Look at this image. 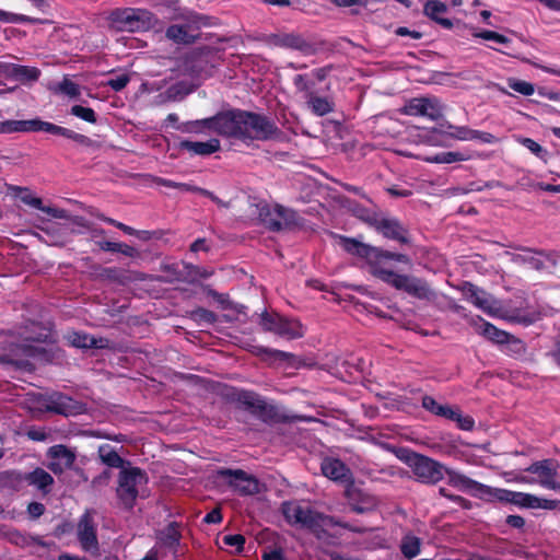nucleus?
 <instances>
[{
    "label": "nucleus",
    "instance_id": "nucleus-55",
    "mask_svg": "<svg viewBox=\"0 0 560 560\" xmlns=\"http://www.w3.org/2000/svg\"><path fill=\"white\" fill-rule=\"evenodd\" d=\"M245 541V537L241 534L225 535L223 537L224 545L236 547V550L238 552L243 551Z\"/></svg>",
    "mask_w": 560,
    "mask_h": 560
},
{
    "label": "nucleus",
    "instance_id": "nucleus-49",
    "mask_svg": "<svg viewBox=\"0 0 560 560\" xmlns=\"http://www.w3.org/2000/svg\"><path fill=\"white\" fill-rule=\"evenodd\" d=\"M0 21L9 22V23H31V24H37L43 23L42 20L31 18L28 15L24 14H16V13H10L0 10Z\"/></svg>",
    "mask_w": 560,
    "mask_h": 560
},
{
    "label": "nucleus",
    "instance_id": "nucleus-41",
    "mask_svg": "<svg viewBox=\"0 0 560 560\" xmlns=\"http://www.w3.org/2000/svg\"><path fill=\"white\" fill-rule=\"evenodd\" d=\"M166 37L177 44H191L196 39V35L188 32V26L177 24L166 30Z\"/></svg>",
    "mask_w": 560,
    "mask_h": 560
},
{
    "label": "nucleus",
    "instance_id": "nucleus-50",
    "mask_svg": "<svg viewBox=\"0 0 560 560\" xmlns=\"http://www.w3.org/2000/svg\"><path fill=\"white\" fill-rule=\"evenodd\" d=\"M156 183L159 185L167 187V188H175V189H179L182 191H189V192H196V194H199V190L201 189V187H198V186H195V185H191L188 183H177L172 179L162 178V177H159L156 179Z\"/></svg>",
    "mask_w": 560,
    "mask_h": 560
},
{
    "label": "nucleus",
    "instance_id": "nucleus-10",
    "mask_svg": "<svg viewBox=\"0 0 560 560\" xmlns=\"http://www.w3.org/2000/svg\"><path fill=\"white\" fill-rule=\"evenodd\" d=\"M259 325L265 331L276 334L288 340L298 339L304 335L303 326L299 320L283 317L277 313L262 312Z\"/></svg>",
    "mask_w": 560,
    "mask_h": 560
},
{
    "label": "nucleus",
    "instance_id": "nucleus-23",
    "mask_svg": "<svg viewBox=\"0 0 560 560\" xmlns=\"http://www.w3.org/2000/svg\"><path fill=\"white\" fill-rule=\"evenodd\" d=\"M11 190L15 194H20V199L23 203L40 210L46 214L56 218V219H67L68 212L65 209L55 208L50 206H44L42 198L34 196L28 188L12 186Z\"/></svg>",
    "mask_w": 560,
    "mask_h": 560
},
{
    "label": "nucleus",
    "instance_id": "nucleus-28",
    "mask_svg": "<svg viewBox=\"0 0 560 560\" xmlns=\"http://www.w3.org/2000/svg\"><path fill=\"white\" fill-rule=\"evenodd\" d=\"M178 148L194 155L207 156L218 152L221 149V144L217 138H211L205 142L183 140L178 143Z\"/></svg>",
    "mask_w": 560,
    "mask_h": 560
},
{
    "label": "nucleus",
    "instance_id": "nucleus-35",
    "mask_svg": "<svg viewBox=\"0 0 560 560\" xmlns=\"http://www.w3.org/2000/svg\"><path fill=\"white\" fill-rule=\"evenodd\" d=\"M47 455L51 459H56L62 464L63 467L71 469L75 463V453L63 444L52 445L48 448Z\"/></svg>",
    "mask_w": 560,
    "mask_h": 560
},
{
    "label": "nucleus",
    "instance_id": "nucleus-2",
    "mask_svg": "<svg viewBox=\"0 0 560 560\" xmlns=\"http://www.w3.org/2000/svg\"><path fill=\"white\" fill-rule=\"evenodd\" d=\"M413 260L410 254L397 253L387 247V284L420 301L432 302L436 292L420 277L400 271L411 270Z\"/></svg>",
    "mask_w": 560,
    "mask_h": 560
},
{
    "label": "nucleus",
    "instance_id": "nucleus-43",
    "mask_svg": "<svg viewBox=\"0 0 560 560\" xmlns=\"http://www.w3.org/2000/svg\"><path fill=\"white\" fill-rule=\"evenodd\" d=\"M69 343L75 348H102L93 336L83 332H72L68 336Z\"/></svg>",
    "mask_w": 560,
    "mask_h": 560
},
{
    "label": "nucleus",
    "instance_id": "nucleus-19",
    "mask_svg": "<svg viewBox=\"0 0 560 560\" xmlns=\"http://www.w3.org/2000/svg\"><path fill=\"white\" fill-rule=\"evenodd\" d=\"M370 206H364L354 200L347 201L349 212L381 233H385V217L376 211L375 205L368 199Z\"/></svg>",
    "mask_w": 560,
    "mask_h": 560
},
{
    "label": "nucleus",
    "instance_id": "nucleus-9",
    "mask_svg": "<svg viewBox=\"0 0 560 560\" xmlns=\"http://www.w3.org/2000/svg\"><path fill=\"white\" fill-rule=\"evenodd\" d=\"M488 500L512 503L524 509L553 510L558 505V502L556 500L542 499L530 493L517 492L508 489L492 487L490 495H488Z\"/></svg>",
    "mask_w": 560,
    "mask_h": 560
},
{
    "label": "nucleus",
    "instance_id": "nucleus-62",
    "mask_svg": "<svg viewBox=\"0 0 560 560\" xmlns=\"http://www.w3.org/2000/svg\"><path fill=\"white\" fill-rule=\"evenodd\" d=\"M74 223L80 226L89 229L91 231L93 237H100V236L105 235L104 229L90 226V224L85 221V219H83L81 217H77L74 220Z\"/></svg>",
    "mask_w": 560,
    "mask_h": 560
},
{
    "label": "nucleus",
    "instance_id": "nucleus-37",
    "mask_svg": "<svg viewBox=\"0 0 560 560\" xmlns=\"http://www.w3.org/2000/svg\"><path fill=\"white\" fill-rule=\"evenodd\" d=\"M253 352L269 362H291L294 358L293 353L264 346H255Z\"/></svg>",
    "mask_w": 560,
    "mask_h": 560
},
{
    "label": "nucleus",
    "instance_id": "nucleus-7",
    "mask_svg": "<svg viewBox=\"0 0 560 560\" xmlns=\"http://www.w3.org/2000/svg\"><path fill=\"white\" fill-rule=\"evenodd\" d=\"M338 245L349 255L363 262V268L373 277L385 281V253L378 248L365 244L358 238L345 235H336Z\"/></svg>",
    "mask_w": 560,
    "mask_h": 560
},
{
    "label": "nucleus",
    "instance_id": "nucleus-36",
    "mask_svg": "<svg viewBox=\"0 0 560 560\" xmlns=\"http://www.w3.org/2000/svg\"><path fill=\"white\" fill-rule=\"evenodd\" d=\"M500 350L505 355L520 360L525 358L527 353V346L525 341L511 334Z\"/></svg>",
    "mask_w": 560,
    "mask_h": 560
},
{
    "label": "nucleus",
    "instance_id": "nucleus-15",
    "mask_svg": "<svg viewBox=\"0 0 560 560\" xmlns=\"http://www.w3.org/2000/svg\"><path fill=\"white\" fill-rule=\"evenodd\" d=\"M267 43L277 47L293 49L302 52L305 56L314 55L317 52V45L306 39L299 33H275L267 37Z\"/></svg>",
    "mask_w": 560,
    "mask_h": 560
},
{
    "label": "nucleus",
    "instance_id": "nucleus-1",
    "mask_svg": "<svg viewBox=\"0 0 560 560\" xmlns=\"http://www.w3.org/2000/svg\"><path fill=\"white\" fill-rule=\"evenodd\" d=\"M191 131L209 130L226 139L249 147L255 141L279 139L281 130L276 122L261 114L231 108L212 117L191 122Z\"/></svg>",
    "mask_w": 560,
    "mask_h": 560
},
{
    "label": "nucleus",
    "instance_id": "nucleus-42",
    "mask_svg": "<svg viewBox=\"0 0 560 560\" xmlns=\"http://www.w3.org/2000/svg\"><path fill=\"white\" fill-rule=\"evenodd\" d=\"M71 402L72 399L65 395H54L47 405V409L58 415L68 416L70 413Z\"/></svg>",
    "mask_w": 560,
    "mask_h": 560
},
{
    "label": "nucleus",
    "instance_id": "nucleus-40",
    "mask_svg": "<svg viewBox=\"0 0 560 560\" xmlns=\"http://www.w3.org/2000/svg\"><path fill=\"white\" fill-rule=\"evenodd\" d=\"M26 482L25 474L18 470H4L0 472V487L20 490Z\"/></svg>",
    "mask_w": 560,
    "mask_h": 560
},
{
    "label": "nucleus",
    "instance_id": "nucleus-38",
    "mask_svg": "<svg viewBox=\"0 0 560 560\" xmlns=\"http://www.w3.org/2000/svg\"><path fill=\"white\" fill-rule=\"evenodd\" d=\"M482 320V325L480 326V334L488 339L489 341L498 345L500 348L508 340V337L511 335L510 332L499 329L493 324Z\"/></svg>",
    "mask_w": 560,
    "mask_h": 560
},
{
    "label": "nucleus",
    "instance_id": "nucleus-27",
    "mask_svg": "<svg viewBox=\"0 0 560 560\" xmlns=\"http://www.w3.org/2000/svg\"><path fill=\"white\" fill-rule=\"evenodd\" d=\"M39 77L40 70L36 67L5 62V79H12L22 83H27L37 81Z\"/></svg>",
    "mask_w": 560,
    "mask_h": 560
},
{
    "label": "nucleus",
    "instance_id": "nucleus-13",
    "mask_svg": "<svg viewBox=\"0 0 560 560\" xmlns=\"http://www.w3.org/2000/svg\"><path fill=\"white\" fill-rule=\"evenodd\" d=\"M152 14L147 10L126 8L116 10L110 19L120 31L139 32L151 26Z\"/></svg>",
    "mask_w": 560,
    "mask_h": 560
},
{
    "label": "nucleus",
    "instance_id": "nucleus-5",
    "mask_svg": "<svg viewBox=\"0 0 560 560\" xmlns=\"http://www.w3.org/2000/svg\"><path fill=\"white\" fill-rule=\"evenodd\" d=\"M220 395L226 402L247 411L265 423L283 420L278 407L267 402L261 395L254 390L224 385Z\"/></svg>",
    "mask_w": 560,
    "mask_h": 560
},
{
    "label": "nucleus",
    "instance_id": "nucleus-21",
    "mask_svg": "<svg viewBox=\"0 0 560 560\" xmlns=\"http://www.w3.org/2000/svg\"><path fill=\"white\" fill-rule=\"evenodd\" d=\"M558 463L555 459H542L532 463L525 471L538 475L539 485L546 489L560 490V482L556 481Z\"/></svg>",
    "mask_w": 560,
    "mask_h": 560
},
{
    "label": "nucleus",
    "instance_id": "nucleus-11",
    "mask_svg": "<svg viewBox=\"0 0 560 560\" xmlns=\"http://www.w3.org/2000/svg\"><path fill=\"white\" fill-rule=\"evenodd\" d=\"M281 512L289 524H299L313 532L322 527L323 515L296 501H284L281 504Z\"/></svg>",
    "mask_w": 560,
    "mask_h": 560
},
{
    "label": "nucleus",
    "instance_id": "nucleus-3",
    "mask_svg": "<svg viewBox=\"0 0 560 560\" xmlns=\"http://www.w3.org/2000/svg\"><path fill=\"white\" fill-rule=\"evenodd\" d=\"M440 109L441 107H401L400 112L401 114L417 116L427 120V124L418 125L417 127L433 133L447 136L462 141L476 140L481 143L497 142L495 136L490 132L471 129L466 126L452 125L444 118Z\"/></svg>",
    "mask_w": 560,
    "mask_h": 560
},
{
    "label": "nucleus",
    "instance_id": "nucleus-34",
    "mask_svg": "<svg viewBox=\"0 0 560 560\" xmlns=\"http://www.w3.org/2000/svg\"><path fill=\"white\" fill-rule=\"evenodd\" d=\"M194 89L191 83L179 81L170 85L161 96H163V102H182Z\"/></svg>",
    "mask_w": 560,
    "mask_h": 560
},
{
    "label": "nucleus",
    "instance_id": "nucleus-57",
    "mask_svg": "<svg viewBox=\"0 0 560 560\" xmlns=\"http://www.w3.org/2000/svg\"><path fill=\"white\" fill-rule=\"evenodd\" d=\"M451 421L457 423V427L460 430L470 431L475 427V420L470 416H463L460 410L458 409V416H455Z\"/></svg>",
    "mask_w": 560,
    "mask_h": 560
},
{
    "label": "nucleus",
    "instance_id": "nucleus-59",
    "mask_svg": "<svg viewBox=\"0 0 560 560\" xmlns=\"http://www.w3.org/2000/svg\"><path fill=\"white\" fill-rule=\"evenodd\" d=\"M45 511H46V508L40 502L34 501V502L28 503V505H27V513H28L30 517L33 520L40 517L45 513Z\"/></svg>",
    "mask_w": 560,
    "mask_h": 560
},
{
    "label": "nucleus",
    "instance_id": "nucleus-31",
    "mask_svg": "<svg viewBox=\"0 0 560 560\" xmlns=\"http://www.w3.org/2000/svg\"><path fill=\"white\" fill-rule=\"evenodd\" d=\"M97 455L102 464L108 468L126 469V465L131 466L128 460L122 458L116 450L109 444H102L98 446Z\"/></svg>",
    "mask_w": 560,
    "mask_h": 560
},
{
    "label": "nucleus",
    "instance_id": "nucleus-60",
    "mask_svg": "<svg viewBox=\"0 0 560 560\" xmlns=\"http://www.w3.org/2000/svg\"><path fill=\"white\" fill-rule=\"evenodd\" d=\"M223 520L222 511L220 508H214L210 512H208L202 522L206 524H219Z\"/></svg>",
    "mask_w": 560,
    "mask_h": 560
},
{
    "label": "nucleus",
    "instance_id": "nucleus-4",
    "mask_svg": "<svg viewBox=\"0 0 560 560\" xmlns=\"http://www.w3.org/2000/svg\"><path fill=\"white\" fill-rule=\"evenodd\" d=\"M32 334L24 335L23 340L16 343H10L9 347L0 353V363L9 364L19 370L32 371L34 365L30 359H39L45 357L46 350L42 346H35L30 342L46 343L50 341L51 331L38 323H32Z\"/></svg>",
    "mask_w": 560,
    "mask_h": 560
},
{
    "label": "nucleus",
    "instance_id": "nucleus-6",
    "mask_svg": "<svg viewBox=\"0 0 560 560\" xmlns=\"http://www.w3.org/2000/svg\"><path fill=\"white\" fill-rule=\"evenodd\" d=\"M39 131L69 140L82 148L98 147L96 141H94L85 135L79 133L72 129L56 125L50 121L42 120L39 118H33L27 120H5L0 122V133Z\"/></svg>",
    "mask_w": 560,
    "mask_h": 560
},
{
    "label": "nucleus",
    "instance_id": "nucleus-29",
    "mask_svg": "<svg viewBox=\"0 0 560 560\" xmlns=\"http://www.w3.org/2000/svg\"><path fill=\"white\" fill-rule=\"evenodd\" d=\"M447 11V5L438 0H428L423 5V14L425 16L441 25L443 28L451 30L453 27L452 20L441 16Z\"/></svg>",
    "mask_w": 560,
    "mask_h": 560
},
{
    "label": "nucleus",
    "instance_id": "nucleus-47",
    "mask_svg": "<svg viewBox=\"0 0 560 560\" xmlns=\"http://www.w3.org/2000/svg\"><path fill=\"white\" fill-rule=\"evenodd\" d=\"M539 319H540V314L537 312H524V311L517 310L511 315V320L513 323L523 325L525 327L535 324Z\"/></svg>",
    "mask_w": 560,
    "mask_h": 560
},
{
    "label": "nucleus",
    "instance_id": "nucleus-26",
    "mask_svg": "<svg viewBox=\"0 0 560 560\" xmlns=\"http://www.w3.org/2000/svg\"><path fill=\"white\" fill-rule=\"evenodd\" d=\"M320 469L325 477L334 481L348 482L351 480L350 469L338 458H325Z\"/></svg>",
    "mask_w": 560,
    "mask_h": 560
},
{
    "label": "nucleus",
    "instance_id": "nucleus-52",
    "mask_svg": "<svg viewBox=\"0 0 560 560\" xmlns=\"http://www.w3.org/2000/svg\"><path fill=\"white\" fill-rule=\"evenodd\" d=\"M260 217L265 223V225L273 232H279L283 230L284 224L279 219H275L271 217L270 210L268 208L260 209Z\"/></svg>",
    "mask_w": 560,
    "mask_h": 560
},
{
    "label": "nucleus",
    "instance_id": "nucleus-30",
    "mask_svg": "<svg viewBox=\"0 0 560 560\" xmlns=\"http://www.w3.org/2000/svg\"><path fill=\"white\" fill-rule=\"evenodd\" d=\"M26 483L37 488L44 495L50 493L54 485V477L40 467L25 474Z\"/></svg>",
    "mask_w": 560,
    "mask_h": 560
},
{
    "label": "nucleus",
    "instance_id": "nucleus-32",
    "mask_svg": "<svg viewBox=\"0 0 560 560\" xmlns=\"http://www.w3.org/2000/svg\"><path fill=\"white\" fill-rule=\"evenodd\" d=\"M422 407L432 415L447 419L450 421L455 416H458V407L441 405L432 396L429 395H424L422 397Z\"/></svg>",
    "mask_w": 560,
    "mask_h": 560
},
{
    "label": "nucleus",
    "instance_id": "nucleus-56",
    "mask_svg": "<svg viewBox=\"0 0 560 560\" xmlns=\"http://www.w3.org/2000/svg\"><path fill=\"white\" fill-rule=\"evenodd\" d=\"M476 37H480L482 39H486V40H493V42H497L499 44H508L510 43V39L502 35V34H499L497 32H493V31H481L479 33H476L475 34Z\"/></svg>",
    "mask_w": 560,
    "mask_h": 560
},
{
    "label": "nucleus",
    "instance_id": "nucleus-33",
    "mask_svg": "<svg viewBox=\"0 0 560 560\" xmlns=\"http://www.w3.org/2000/svg\"><path fill=\"white\" fill-rule=\"evenodd\" d=\"M475 158V154L469 150L463 151H443L434 155L428 156L427 162L436 164H452L455 162H465Z\"/></svg>",
    "mask_w": 560,
    "mask_h": 560
},
{
    "label": "nucleus",
    "instance_id": "nucleus-22",
    "mask_svg": "<svg viewBox=\"0 0 560 560\" xmlns=\"http://www.w3.org/2000/svg\"><path fill=\"white\" fill-rule=\"evenodd\" d=\"M293 83L298 92L303 94L307 105H329L326 96L315 88V80L308 74H296Z\"/></svg>",
    "mask_w": 560,
    "mask_h": 560
},
{
    "label": "nucleus",
    "instance_id": "nucleus-18",
    "mask_svg": "<svg viewBox=\"0 0 560 560\" xmlns=\"http://www.w3.org/2000/svg\"><path fill=\"white\" fill-rule=\"evenodd\" d=\"M412 464L411 469L422 483L435 485L444 478L445 466L438 460L420 454Z\"/></svg>",
    "mask_w": 560,
    "mask_h": 560
},
{
    "label": "nucleus",
    "instance_id": "nucleus-45",
    "mask_svg": "<svg viewBox=\"0 0 560 560\" xmlns=\"http://www.w3.org/2000/svg\"><path fill=\"white\" fill-rule=\"evenodd\" d=\"M387 452L393 453L397 459L407 464L410 468L412 467V463L419 457L420 454L407 448V447H396L387 444Z\"/></svg>",
    "mask_w": 560,
    "mask_h": 560
},
{
    "label": "nucleus",
    "instance_id": "nucleus-14",
    "mask_svg": "<svg viewBox=\"0 0 560 560\" xmlns=\"http://www.w3.org/2000/svg\"><path fill=\"white\" fill-rule=\"evenodd\" d=\"M387 242L397 245L394 247L387 244V247L397 253L410 254L415 249V240L409 225L395 217L387 218Z\"/></svg>",
    "mask_w": 560,
    "mask_h": 560
},
{
    "label": "nucleus",
    "instance_id": "nucleus-51",
    "mask_svg": "<svg viewBox=\"0 0 560 560\" xmlns=\"http://www.w3.org/2000/svg\"><path fill=\"white\" fill-rule=\"evenodd\" d=\"M129 81V74L119 73L115 75H109L102 82V84L104 86H110L114 91H120L128 84Z\"/></svg>",
    "mask_w": 560,
    "mask_h": 560
},
{
    "label": "nucleus",
    "instance_id": "nucleus-58",
    "mask_svg": "<svg viewBox=\"0 0 560 560\" xmlns=\"http://www.w3.org/2000/svg\"><path fill=\"white\" fill-rule=\"evenodd\" d=\"M364 439L377 446L385 447V435L380 431L370 429V431L365 433Z\"/></svg>",
    "mask_w": 560,
    "mask_h": 560
},
{
    "label": "nucleus",
    "instance_id": "nucleus-39",
    "mask_svg": "<svg viewBox=\"0 0 560 560\" xmlns=\"http://www.w3.org/2000/svg\"><path fill=\"white\" fill-rule=\"evenodd\" d=\"M399 549L406 559L411 560L421 551V539L413 534H406L400 540Z\"/></svg>",
    "mask_w": 560,
    "mask_h": 560
},
{
    "label": "nucleus",
    "instance_id": "nucleus-25",
    "mask_svg": "<svg viewBox=\"0 0 560 560\" xmlns=\"http://www.w3.org/2000/svg\"><path fill=\"white\" fill-rule=\"evenodd\" d=\"M518 249L533 254L529 256H521L520 258L524 264L537 271L546 269L544 259L549 261L552 266L557 265V253L555 250L536 249L530 247H520Z\"/></svg>",
    "mask_w": 560,
    "mask_h": 560
},
{
    "label": "nucleus",
    "instance_id": "nucleus-16",
    "mask_svg": "<svg viewBox=\"0 0 560 560\" xmlns=\"http://www.w3.org/2000/svg\"><path fill=\"white\" fill-rule=\"evenodd\" d=\"M444 475L447 476V483L450 486L457 488L460 491L467 492L475 498L488 500V495H490L491 492L490 486L474 480L468 476L448 467H445Z\"/></svg>",
    "mask_w": 560,
    "mask_h": 560
},
{
    "label": "nucleus",
    "instance_id": "nucleus-44",
    "mask_svg": "<svg viewBox=\"0 0 560 560\" xmlns=\"http://www.w3.org/2000/svg\"><path fill=\"white\" fill-rule=\"evenodd\" d=\"M57 93L69 96L71 100H75L81 95L82 88L68 78H63L55 89Z\"/></svg>",
    "mask_w": 560,
    "mask_h": 560
},
{
    "label": "nucleus",
    "instance_id": "nucleus-54",
    "mask_svg": "<svg viewBox=\"0 0 560 560\" xmlns=\"http://www.w3.org/2000/svg\"><path fill=\"white\" fill-rule=\"evenodd\" d=\"M71 114L88 122H96V114L92 107H71Z\"/></svg>",
    "mask_w": 560,
    "mask_h": 560
},
{
    "label": "nucleus",
    "instance_id": "nucleus-53",
    "mask_svg": "<svg viewBox=\"0 0 560 560\" xmlns=\"http://www.w3.org/2000/svg\"><path fill=\"white\" fill-rule=\"evenodd\" d=\"M508 85L515 92L523 95H532L535 91V88L532 83L517 79H509Z\"/></svg>",
    "mask_w": 560,
    "mask_h": 560
},
{
    "label": "nucleus",
    "instance_id": "nucleus-64",
    "mask_svg": "<svg viewBox=\"0 0 560 560\" xmlns=\"http://www.w3.org/2000/svg\"><path fill=\"white\" fill-rule=\"evenodd\" d=\"M505 523L516 529H522L525 526V520L521 515H508Z\"/></svg>",
    "mask_w": 560,
    "mask_h": 560
},
{
    "label": "nucleus",
    "instance_id": "nucleus-63",
    "mask_svg": "<svg viewBox=\"0 0 560 560\" xmlns=\"http://www.w3.org/2000/svg\"><path fill=\"white\" fill-rule=\"evenodd\" d=\"M199 195L209 198L210 200H212L214 203H217L221 208H225V209L230 208L229 201H223L217 195H214L212 191H210L206 188H201L199 190Z\"/></svg>",
    "mask_w": 560,
    "mask_h": 560
},
{
    "label": "nucleus",
    "instance_id": "nucleus-12",
    "mask_svg": "<svg viewBox=\"0 0 560 560\" xmlns=\"http://www.w3.org/2000/svg\"><path fill=\"white\" fill-rule=\"evenodd\" d=\"M217 476L241 497L255 495L260 491L258 479L243 469L220 468Z\"/></svg>",
    "mask_w": 560,
    "mask_h": 560
},
{
    "label": "nucleus",
    "instance_id": "nucleus-20",
    "mask_svg": "<svg viewBox=\"0 0 560 560\" xmlns=\"http://www.w3.org/2000/svg\"><path fill=\"white\" fill-rule=\"evenodd\" d=\"M78 540L81 548L91 553H97L100 546L97 540L96 527L93 516L89 511L83 513L79 520L77 528Z\"/></svg>",
    "mask_w": 560,
    "mask_h": 560
},
{
    "label": "nucleus",
    "instance_id": "nucleus-46",
    "mask_svg": "<svg viewBox=\"0 0 560 560\" xmlns=\"http://www.w3.org/2000/svg\"><path fill=\"white\" fill-rule=\"evenodd\" d=\"M190 318L195 320L198 325H213L218 320V316L214 312L203 307H197L194 311H191Z\"/></svg>",
    "mask_w": 560,
    "mask_h": 560
},
{
    "label": "nucleus",
    "instance_id": "nucleus-48",
    "mask_svg": "<svg viewBox=\"0 0 560 560\" xmlns=\"http://www.w3.org/2000/svg\"><path fill=\"white\" fill-rule=\"evenodd\" d=\"M516 141L520 144H522L524 148L529 150L535 156H537L541 160H546V158L548 155V151L545 148H542L538 142H536L534 139L526 138V137H517Z\"/></svg>",
    "mask_w": 560,
    "mask_h": 560
},
{
    "label": "nucleus",
    "instance_id": "nucleus-61",
    "mask_svg": "<svg viewBox=\"0 0 560 560\" xmlns=\"http://www.w3.org/2000/svg\"><path fill=\"white\" fill-rule=\"evenodd\" d=\"M110 478L112 471L109 469H105L100 475L92 479V487L97 488L107 486L109 483Z\"/></svg>",
    "mask_w": 560,
    "mask_h": 560
},
{
    "label": "nucleus",
    "instance_id": "nucleus-24",
    "mask_svg": "<svg viewBox=\"0 0 560 560\" xmlns=\"http://www.w3.org/2000/svg\"><path fill=\"white\" fill-rule=\"evenodd\" d=\"M460 290L465 299L477 308L489 314L492 313L491 296L485 290L468 281L463 283Z\"/></svg>",
    "mask_w": 560,
    "mask_h": 560
},
{
    "label": "nucleus",
    "instance_id": "nucleus-17",
    "mask_svg": "<svg viewBox=\"0 0 560 560\" xmlns=\"http://www.w3.org/2000/svg\"><path fill=\"white\" fill-rule=\"evenodd\" d=\"M182 523L170 522L165 527L155 532V548L171 552L176 559L183 555L182 550Z\"/></svg>",
    "mask_w": 560,
    "mask_h": 560
},
{
    "label": "nucleus",
    "instance_id": "nucleus-8",
    "mask_svg": "<svg viewBox=\"0 0 560 560\" xmlns=\"http://www.w3.org/2000/svg\"><path fill=\"white\" fill-rule=\"evenodd\" d=\"M145 470L137 466H127L118 474L116 495L127 510H132L139 497V486L148 485Z\"/></svg>",
    "mask_w": 560,
    "mask_h": 560
}]
</instances>
